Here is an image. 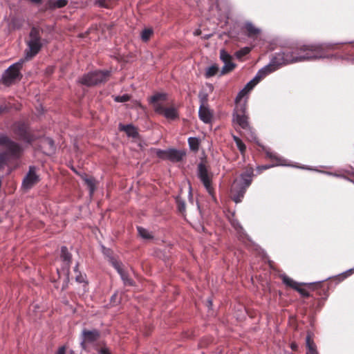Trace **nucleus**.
Listing matches in <instances>:
<instances>
[{
  "label": "nucleus",
  "mask_w": 354,
  "mask_h": 354,
  "mask_svg": "<svg viewBox=\"0 0 354 354\" xmlns=\"http://www.w3.org/2000/svg\"><path fill=\"white\" fill-rule=\"evenodd\" d=\"M167 100V95L165 93H156L151 96L149 102L153 106L154 111L159 113L162 114L168 120H175L178 118L177 109L174 107L164 108L162 102Z\"/></svg>",
  "instance_id": "4"
},
{
  "label": "nucleus",
  "mask_w": 354,
  "mask_h": 354,
  "mask_svg": "<svg viewBox=\"0 0 354 354\" xmlns=\"http://www.w3.org/2000/svg\"><path fill=\"white\" fill-rule=\"evenodd\" d=\"M46 142H48V144H49L51 147H53L54 143H53V141L52 140H50V139H48V140H46Z\"/></svg>",
  "instance_id": "37"
},
{
  "label": "nucleus",
  "mask_w": 354,
  "mask_h": 354,
  "mask_svg": "<svg viewBox=\"0 0 354 354\" xmlns=\"http://www.w3.org/2000/svg\"><path fill=\"white\" fill-rule=\"evenodd\" d=\"M33 3H40L41 2V0H30Z\"/></svg>",
  "instance_id": "41"
},
{
  "label": "nucleus",
  "mask_w": 354,
  "mask_h": 354,
  "mask_svg": "<svg viewBox=\"0 0 354 354\" xmlns=\"http://www.w3.org/2000/svg\"><path fill=\"white\" fill-rule=\"evenodd\" d=\"M21 67V62H17L10 66L3 73L2 76L3 83L6 85H10L20 77L19 71Z\"/></svg>",
  "instance_id": "8"
},
{
  "label": "nucleus",
  "mask_w": 354,
  "mask_h": 354,
  "mask_svg": "<svg viewBox=\"0 0 354 354\" xmlns=\"http://www.w3.org/2000/svg\"><path fill=\"white\" fill-rule=\"evenodd\" d=\"M189 147L192 150H198L199 147V140L196 138L192 137L188 139Z\"/></svg>",
  "instance_id": "24"
},
{
  "label": "nucleus",
  "mask_w": 354,
  "mask_h": 354,
  "mask_svg": "<svg viewBox=\"0 0 354 354\" xmlns=\"http://www.w3.org/2000/svg\"><path fill=\"white\" fill-rule=\"evenodd\" d=\"M176 202H177L178 210L181 213L185 212V202L183 201L180 199H178V198L177 199Z\"/></svg>",
  "instance_id": "30"
},
{
  "label": "nucleus",
  "mask_w": 354,
  "mask_h": 354,
  "mask_svg": "<svg viewBox=\"0 0 354 354\" xmlns=\"http://www.w3.org/2000/svg\"><path fill=\"white\" fill-rule=\"evenodd\" d=\"M234 140L235 141L236 144H237L238 142H239L240 141H241V139H239L238 137L236 136H234Z\"/></svg>",
  "instance_id": "39"
},
{
  "label": "nucleus",
  "mask_w": 354,
  "mask_h": 354,
  "mask_svg": "<svg viewBox=\"0 0 354 354\" xmlns=\"http://www.w3.org/2000/svg\"><path fill=\"white\" fill-rule=\"evenodd\" d=\"M250 51V48L248 47H245L241 49L240 50L236 53V56L237 58H241L242 57L248 54Z\"/></svg>",
  "instance_id": "29"
},
{
  "label": "nucleus",
  "mask_w": 354,
  "mask_h": 354,
  "mask_svg": "<svg viewBox=\"0 0 354 354\" xmlns=\"http://www.w3.org/2000/svg\"><path fill=\"white\" fill-rule=\"evenodd\" d=\"M0 145L3 146L6 149V153L0 155V167H1L6 161L7 156H18L21 151V147L3 134H0Z\"/></svg>",
  "instance_id": "5"
},
{
  "label": "nucleus",
  "mask_w": 354,
  "mask_h": 354,
  "mask_svg": "<svg viewBox=\"0 0 354 354\" xmlns=\"http://www.w3.org/2000/svg\"><path fill=\"white\" fill-rule=\"evenodd\" d=\"M237 104V111L240 113H234L233 115V121L239 124L243 129H249V123L248 121V117L245 115V102L244 103H236Z\"/></svg>",
  "instance_id": "9"
},
{
  "label": "nucleus",
  "mask_w": 354,
  "mask_h": 354,
  "mask_svg": "<svg viewBox=\"0 0 354 354\" xmlns=\"http://www.w3.org/2000/svg\"><path fill=\"white\" fill-rule=\"evenodd\" d=\"M306 342L307 347L306 354H318L316 350V346L311 339L310 334L306 336Z\"/></svg>",
  "instance_id": "19"
},
{
  "label": "nucleus",
  "mask_w": 354,
  "mask_h": 354,
  "mask_svg": "<svg viewBox=\"0 0 354 354\" xmlns=\"http://www.w3.org/2000/svg\"><path fill=\"white\" fill-rule=\"evenodd\" d=\"M57 354H65V348L64 347L59 348Z\"/></svg>",
  "instance_id": "36"
},
{
  "label": "nucleus",
  "mask_w": 354,
  "mask_h": 354,
  "mask_svg": "<svg viewBox=\"0 0 354 354\" xmlns=\"http://www.w3.org/2000/svg\"><path fill=\"white\" fill-rule=\"evenodd\" d=\"M129 96L128 95H123L122 96H117L115 97V100L119 102H124L128 101Z\"/></svg>",
  "instance_id": "32"
},
{
  "label": "nucleus",
  "mask_w": 354,
  "mask_h": 354,
  "mask_svg": "<svg viewBox=\"0 0 354 354\" xmlns=\"http://www.w3.org/2000/svg\"><path fill=\"white\" fill-rule=\"evenodd\" d=\"M321 57H322V56L319 54V48L317 46L313 45H303L295 48L292 51L288 50L278 53L270 63L274 62V64L278 68L280 66L283 64L310 61Z\"/></svg>",
  "instance_id": "1"
},
{
  "label": "nucleus",
  "mask_w": 354,
  "mask_h": 354,
  "mask_svg": "<svg viewBox=\"0 0 354 354\" xmlns=\"http://www.w3.org/2000/svg\"><path fill=\"white\" fill-rule=\"evenodd\" d=\"M109 75V71H94L88 73L81 79V83L86 86H93L105 82Z\"/></svg>",
  "instance_id": "7"
},
{
  "label": "nucleus",
  "mask_w": 354,
  "mask_h": 354,
  "mask_svg": "<svg viewBox=\"0 0 354 354\" xmlns=\"http://www.w3.org/2000/svg\"><path fill=\"white\" fill-rule=\"evenodd\" d=\"M84 180L90 189V194L92 195L95 191V180L93 178L84 177Z\"/></svg>",
  "instance_id": "25"
},
{
  "label": "nucleus",
  "mask_w": 354,
  "mask_h": 354,
  "mask_svg": "<svg viewBox=\"0 0 354 354\" xmlns=\"http://www.w3.org/2000/svg\"><path fill=\"white\" fill-rule=\"evenodd\" d=\"M277 69V66H275L274 62L270 63L267 66L261 68L254 77L250 80L245 87L240 91L236 97V102L240 103L242 98L246 95L262 79L266 77L270 73L275 71Z\"/></svg>",
  "instance_id": "3"
},
{
  "label": "nucleus",
  "mask_w": 354,
  "mask_h": 354,
  "mask_svg": "<svg viewBox=\"0 0 354 354\" xmlns=\"http://www.w3.org/2000/svg\"><path fill=\"white\" fill-rule=\"evenodd\" d=\"M282 280H283V282L286 286H290V287L297 290L301 295H303L304 296H308V292L306 290H304L303 288H301L299 287L300 285L298 283H297L296 281H293L291 278L288 277V276L283 275L282 276Z\"/></svg>",
  "instance_id": "16"
},
{
  "label": "nucleus",
  "mask_w": 354,
  "mask_h": 354,
  "mask_svg": "<svg viewBox=\"0 0 354 354\" xmlns=\"http://www.w3.org/2000/svg\"><path fill=\"white\" fill-rule=\"evenodd\" d=\"M297 345L296 344L292 343V344H291V348H292V350L295 351V350L297 349Z\"/></svg>",
  "instance_id": "38"
},
{
  "label": "nucleus",
  "mask_w": 354,
  "mask_h": 354,
  "mask_svg": "<svg viewBox=\"0 0 354 354\" xmlns=\"http://www.w3.org/2000/svg\"><path fill=\"white\" fill-rule=\"evenodd\" d=\"M68 0H48L47 6L49 9L55 10L57 8H62L67 6Z\"/></svg>",
  "instance_id": "18"
},
{
  "label": "nucleus",
  "mask_w": 354,
  "mask_h": 354,
  "mask_svg": "<svg viewBox=\"0 0 354 354\" xmlns=\"http://www.w3.org/2000/svg\"><path fill=\"white\" fill-rule=\"evenodd\" d=\"M235 67V64L231 61L224 62V66L222 68L221 74H225L232 71Z\"/></svg>",
  "instance_id": "26"
},
{
  "label": "nucleus",
  "mask_w": 354,
  "mask_h": 354,
  "mask_svg": "<svg viewBox=\"0 0 354 354\" xmlns=\"http://www.w3.org/2000/svg\"><path fill=\"white\" fill-rule=\"evenodd\" d=\"M327 174H328V175H333L332 173H329V172H328Z\"/></svg>",
  "instance_id": "43"
},
{
  "label": "nucleus",
  "mask_w": 354,
  "mask_h": 354,
  "mask_svg": "<svg viewBox=\"0 0 354 354\" xmlns=\"http://www.w3.org/2000/svg\"><path fill=\"white\" fill-rule=\"evenodd\" d=\"M207 303H208L209 306H212V301L211 300H208Z\"/></svg>",
  "instance_id": "42"
},
{
  "label": "nucleus",
  "mask_w": 354,
  "mask_h": 354,
  "mask_svg": "<svg viewBox=\"0 0 354 354\" xmlns=\"http://www.w3.org/2000/svg\"><path fill=\"white\" fill-rule=\"evenodd\" d=\"M216 8L218 10H221L222 8H221V5L219 3L217 2L216 3Z\"/></svg>",
  "instance_id": "40"
},
{
  "label": "nucleus",
  "mask_w": 354,
  "mask_h": 354,
  "mask_svg": "<svg viewBox=\"0 0 354 354\" xmlns=\"http://www.w3.org/2000/svg\"><path fill=\"white\" fill-rule=\"evenodd\" d=\"M41 47L39 30L32 28L30 32V40L28 41V48L26 50V59H30L38 53Z\"/></svg>",
  "instance_id": "6"
},
{
  "label": "nucleus",
  "mask_w": 354,
  "mask_h": 354,
  "mask_svg": "<svg viewBox=\"0 0 354 354\" xmlns=\"http://www.w3.org/2000/svg\"><path fill=\"white\" fill-rule=\"evenodd\" d=\"M74 271L77 274L76 276H75L76 281H77L79 283L84 282V277L81 274L78 273V270H77V266L75 268Z\"/></svg>",
  "instance_id": "31"
},
{
  "label": "nucleus",
  "mask_w": 354,
  "mask_h": 354,
  "mask_svg": "<svg viewBox=\"0 0 354 354\" xmlns=\"http://www.w3.org/2000/svg\"><path fill=\"white\" fill-rule=\"evenodd\" d=\"M220 58L223 62H227L232 59V56L227 53L225 50H221Z\"/></svg>",
  "instance_id": "28"
},
{
  "label": "nucleus",
  "mask_w": 354,
  "mask_h": 354,
  "mask_svg": "<svg viewBox=\"0 0 354 354\" xmlns=\"http://www.w3.org/2000/svg\"><path fill=\"white\" fill-rule=\"evenodd\" d=\"M120 128L121 130L125 131L126 133L129 137L136 138L138 136V131H137L136 129L131 124L120 125Z\"/></svg>",
  "instance_id": "20"
},
{
  "label": "nucleus",
  "mask_w": 354,
  "mask_h": 354,
  "mask_svg": "<svg viewBox=\"0 0 354 354\" xmlns=\"http://www.w3.org/2000/svg\"><path fill=\"white\" fill-rule=\"evenodd\" d=\"M218 71V67L216 65H212L207 68L205 76L207 77H210L215 75Z\"/></svg>",
  "instance_id": "27"
},
{
  "label": "nucleus",
  "mask_w": 354,
  "mask_h": 354,
  "mask_svg": "<svg viewBox=\"0 0 354 354\" xmlns=\"http://www.w3.org/2000/svg\"><path fill=\"white\" fill-rule=\"evenodd\" d=\"M95 4L99 7L102 8H108L109 3L106 0H96Z\"/></svg>",
  "instance_id": "33"
},
{
  "label": "nucleus",
  "mask_w": 354,
  "mask_h": 354,
  "mask_svg": "<svg viewBox=\"0 0 354 354\" xmlns=\"http://www.w3.org/2000/svg\"><path fill=\"white\" fill-rule=\"evenodd\" d=\"M236 146L241 153H243L245 152L246 147L242 141H240L239 142H238L236 144Z\"/></svg>",
  "instance_id": "34"
},
{
  "label": "nucleus",
  "mask_w": 354,
  "mask_h": 354,
  "mask_svg": "<svg viewBox=\"0 0 354 354\" xmlns=\"http://www.w3.org/2000/svg\"><path fill=\"white\" fill-rule=\"evenodd\" d=\"M245 28L249 37H254L260 32V30L254 27V25L250 22L245 24Z\"/></svg>",
  "instance_id": "21"
},
{
  "label": "nucleus",
  "mask_w": 354,
  "mask_h": 354,
  "mask_svg": "<svg viewBox=\"0 0 354 354\" xmlns=\"http://www.w3.org/2000/svg\"><path fill=\"white\" fill-rule=\"evenodd\" d=\"M39 181V176L36 173V168L30 166L28 174L24 177L22 182V187L25 189H29Z\"/></svg>",
  "instance_id": "12"
},
{
  "label": "nucleus",
  "mask_w": 354,
  "mask_h": 354,
  "mask_svg": "<svg viewBox=\"0 0 354 354\" xmlns=\"http://www.w3.org/2000/svg\"><path fill=\"white\" fill-rule=\"evenodd\" d=\"M100 354H111L110 350L107 347H102L98 350Z\"/></svg>",
  "instance_id": "35"
},
{
  "label": "nucleus",
  "mask_w": 354,
  "mask_h": 354,
  "mask_svg": "<svg viewBox=\"0 0 354 354\" xmlns=\"http://www.w3.org/2000/svg\"><path fill=\"white\" fill-rule=\"evenodd\" d=\"M61 258L64 262L63 270L66 272V279H68V268L71 261V255L68 252L67 248L65 246L61 248Z\"/></svg>",
  "instance_id": "15"
},
{
  "label": "nucleus",
  "mask_w": 354,
  "mask_h": 354,
  "mask_svg": "<svg viewBox=\"0 0 354 354\" xmlns=\"http://www.w3.org/2000/svg\"><path fill=\"white\" fill-rule=\"evenodd\" d=\"M153 31L152 28H148L144 29L140 34L141 39L144 41H147L151 37V36L153 35Z\"/></svg>",
  "instance_id": "23"
},
{
  "label": "nucleus",
  "mask_w": 354,
  "mask_h": 354,
  "mask_svg": "<svg viewBox=\"0 0 354 354\" xmlns=\"http://www.w3.org/2000/svg\"><path fill=\"white\" fill-rule=\"evenodd\" d=\"M198 176L203 183L207 191L212 194V187L211 185V176L205 167L203 163L198 165Z\"/></svg>",
  "instance_id": "11"
},
{
  "label": "nucleus",
  "mask_w": 354,
  "mask_h": 354,
  "mask_svg": "<svg viewBox=\"0 0 354 354\" xmlns=\"http://www.w3.org/2000/svg\"><path fill=\"white\" fill-rule=\"evenodd\" d=\"M83 339L81 342L82 348L86 349V344L91 343L96 341L100 337V333L97 330H82Z\"/></svg>",
  "instance_id": "13"
},
{
  "label": "nucleus",
  "mask_w": 354,
  "mask_h": 354,
  "mask_svg": "<svg viewBox=\"0 0 354 354\" xmlns=\"http://www.w3.org/2000/svg\"><path fill=\"white\" fill-rule=\"evenodd\" d=\"M156 155L162 159L169 160L172 162H178L182 160L183 157L185 156V153L183 151L170 149L167 150H158Z\"/></svg>",
  "instance_id": "10"
},
{
  "label": "nucleus",
  "mask_w": 354,
  "mask_h": 354,
  "mask_svg": "<svg viewBox=\"0 0 354 354\" xmlns=\"http://www.w3.org/2000/svg\"><path fill=\"white\" fill-rule=\"evenodd\" d=\"M198 115L200 119L205 123H209L212 120V113L205 104L203 101L199 108Z\"/></svg>",
  "instance_id": "14"
},
{
  "label": "nucleus",
  "mask_w": 354,
  "mask_h": 354,
  "mask_svg": "<svg viewBox=\"0 0 354 354\" xmlns=\"http://www.w3.org/2000/svg\"><path fill=\"white\" fill-rule=\"evenodd\" d=\"M138 232L139 235L144 239L149 240L153 237L151 232L142 227H138Z\"/></svg>",
  "instance_id": "22"
},
{
  "label": "nucleus",
  "mask_w": 354,
  "mask_h": 354,
  "mask_svg": "<svg viewBox=\"0 0 354 354\" xmlns=\"http://www.w3.org/2000/svg\"><path fill=\"white\" fill-rule=\"evenodd\" d=\"M252 180V171H248L236 179L232 185L231 192L234 201L236 203H240L244 196L247 188L250 185Z\"/></svg>",
  "instance_id": "2"
},
{
  "label": "nucleus",
  "mask_w": 354,
  "mask_h": 354,
  "mask_svg": "<svg viewBox=\"0 0 354 354\" xmlns=\"http://www.w3.org/2000/svg\"><path fill=\"white\" fill-rule=\"evenodd\" d=\"M111 263L115 268L118 272L120 274L124 283L125 285L132 286L133 281L128 277L124 271L122 270L120 263L113 259H111Z\"/></svg>",
  "instance_id": "17"
}]
</instances>
